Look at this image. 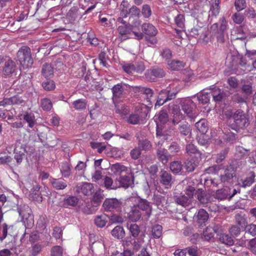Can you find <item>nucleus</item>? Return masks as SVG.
I'll return each mask as SVG.
<instances>
[{"instance_id":"obj_52","label":"nucleus","mask_w":256,"mask_h":256,"mask_svg":"<svg viewBox=\"0 0 256 256\" xmlns=\"http://www.w3.org/2000/svg\"><path fill=\"white\" fill-rule=\"evenodd\" d=\"M162 226L159 224H156L152 228V234L154 238H160L162 233Z\"/></svg>"},{"instance_id":"obj_19","label":"nucleus","mask_w":256,"mask_h":256,"mask_svg":"<svg viewBox=\"0 0 256 256\" xmlns=\"http://www.w3.org/2000/svg\"><path fill=\"white\" fill-rule=\"evenodd\" d=\"M142 216L144 218L143 214L136 205L132 208L128 214V218L133 222L138 220Z\"/></svg>"},{"instance_id":"obj_11","label":"nucleus","mask_w":256,"mask_h":256,"mask_svg":"<svg viewBox=\"0 0 256 256\" xmlns=\"http://www.w3.org/2000/svg\"><path fill=\"white\" fill-rule=\"evenodd\" d=\"M169 112L172 114V122L174 124H178L184 118L178 105L172 104L170 106Z\"/></svg>"},{"instance_id":"obj_7","label":"nucleus","mask_w":256,"mask_h":256,"mask_svg":"<svg viewBox=\"0 0 256 256\" xmlns=\"http://www.w3.org/2000/svg\"><path fill=\"white\" fill-rule=\"evenodd\" d=\"M122 68L124 72L128 74H132L134 72L142 73L145 69L144 65L142 62L126 64L123 66Z\"/></svg>"},{"instance_id":"obj_25","label":"nucleus","mask_w":256,"mask_h":256,"mask_svg":"<svg viewBox=\"0 0 256 256\" xmlns=\"http://www.w3.org/2000/svg\"><path fill=\"white\" fill-rule=\"evenodd\" d=\"M101 186H104L106 189H116L118 188V186H116V180L114 182H113L112 180L108 177V176H104L100 184H99Z\"/></svg>"},{"instance_id":"obj_38","label":"nucleus","mask_w":256,"mask_h":256,"mask_svg":"<svg viewBox=\"0 0 256 256\" xmlns=\"http://www.w3.org/2000/svg\"><path fill=\"white\" fill-rule=\"evenodd\" d=\"M112 235L117 239H122L125 236V232L121 226H116L111 232Z\"/></svg>"},{"instance_id":"obj_42","label":"nucleus","mask_w":256,"mask_h":256,"mask_svg":"<svg viewBox=\"0 0 256 256\" xmlns=\"http://www.w3.org/2000/svg\"><path fill=\"white\" fill-rule=\"evenodd\" d=\"M81 192L85 195H90L94 192V188L92 184L85 182L81 186Z\"/></svg>"},{"instance_id":"obj_32","label":"nucleus","mask_w":256,"mask_h":256,"mask_svg":"<svg viewBox=\"0 0 256 256\" xmlns=\"http://www.w3.org/2000/svg\"><path fill=\"white\" fill-rule=\"evenodd\" d=\"M50 182L53 188L57 190H64L67 186L66 181L62 178H52Z\"/></svg>"},{"instance_id":"obj_44","label":"nucleus","mask_w":256,"mask_h":256,"mask_svg":"<svg viewBox=\"0 0 256 256\" xmlns=\"http://www.w3.org/2000/svg\"><path fill=\"white\" fill-rule=\"evenodd\" d=\"M231 34L234 37L233 38L239 39L244 36V31L242 26H236L231 30Z\"/></svg>"},{"instance_id":"obj_12","label":"nucleus","mask_w":256,"mask_h":256,"mask_svg":"<svg viewBox=\"0 0 256 256\" xmlns=\"http://www.w3.org/2000/svg\"><path fill=\"white\" fill-rule=\"evenodd\" d=\"M144 234H140L139 236L130 238V240H126V244L128 246H131L135 250H139L144 243Z\"/></svg>"},{"instance_id":"obj_43","label":"nucleus","mask_w":256,"mask_h":256,"mask_svg":"<svg viewBox=\"0 0 256 256\" xmlns=\"http://www.w3.org/2000/svg\"><path fill=\"white\" fill-rule=\"evenodd\" d=\"M116 112L120 114L122 116H125L128 112V108L127 106L124 104H116Z\"/></svg>"},{"instance_id":"obj_62","label":"nucleus","mask_w":256,"mask_h":256,"mask_svg":"<svg viewBox=\"0 0 256 256\" xmlns=\"http://www.w3.org/2000/svg\"><path fill=\"white\" fill-rule=\"evenodd\" d=\"M43 88L48 91H50L55 88V84L53 80H46L42 84Z\"/></svg>"},{"instance_id":"obj_59","label":"nucleus","mask_w":256,"mask_h":256,"mask_svg":"<svg viewBox=\"0 0 256 256\" xmlns=\"http://www.w3.org/2000/svg\"><path fill=\"white\" fill-rule=\"evenodd\" d=\"M184 16L182 14H178L174 18L176 25L181 29L184 28Z\"/></svg>"},{"instance_id":"obj_51","label":"nucleus","mask_w":256,"mask_h":256,"mask_svg":"<svg viewBox=\"0 0 256 256\" xmlns=\"http://www.w3.org/2000/svg\"><path fill=\"white\" fill-rule=\"evenodd\" d=\"M215 230L212 227H207L204 231L203 238L206 240H209L214 236Z\"/></svg>"},{"instance_id":"obj_50","label":"nucleus","mask_w":256,"mask_h":256,"mask_svg":"<svg viewBox=\"0 0 256 256\" xmlns=\"http://www.w3.org/2000/svg\"><path fill=\"white\" fill-rule=\"evenodd\" d=\"M60 172L62 176L67 178L70 174V164L64 162L62 164L60 168Z\"/></svg>"},{"instance_id":"obj_10","label":"nucleus","mask_w":256,"mask_h":256,"mask_svg":"<svg viewBox=\"0 0 256 256\" xmlns=\"http://www.w3.org/2000/svg\"><path fill=\"white\" fill-rule=\"evenodd\" d=\"M116 182L118 188H128L134 184V176L132 174L120 176L116 178Z\"/></svg>"},{"instance_id":"obj_21","label":"nucleus","mask_w":256,"mask_h":256,"mask_svg":"<svg viewBox=\"0 0 256 256\" xmlns=\"http://www.w3.org/2000/svg\"><path fill=\"white\" fill-rule=\"evenodd\" d=\"M234 176L235 173L232 170H226L224 174L220 176V180L224 184H230L232 182V179Z\"/></svg>"},{"instance_id":"obj_33","label":"nucleus","mask_w":256,"mask_h":256,"mask_svg":"<svg viewBox=\"0 0 256 256\" xmlns=\"http://www.w3.org/2000/svg\"><path fill=\"white\" fill-rule=\"evenodd\" d=\"M150 74L154 78H148V75L147 78H150L151 80L154 81L156 78H162L165 75V72L163 69L160 68H153L150 70Z\"/></svg>"},{"instance_id":"obj_31","label":"nucleus","mask_w":256,"mask_h":256,"mask_svg":"<svg viewBox=\"0 0 256 256\" xmlns=\"http://www.w3.org/2000/svg\"><path fill=\"white\" fill-rule=\"evenodd\" d=\"M178 132L182 136H190L191 134L190 126L186 122H182L178 126Z\"/></svg>"},{"instance_id":"obj_57","label":"nucleus","mask_w":256,"mask_h":256,"mask_svg":"<svg viewBox=\"0 0 256 256\" xmlns=\"http://www.w3.org/2000/svg\"><path fill=\"white\" fill-rule=\"evenodd\" d=\"M82 36V35H81V39L87 36L86 42H89L91 45L96 46L98 44V38L95 37H94L92 36H90L88 34H84V36Z\"/></svg>"},{"instance_id":"obj_45","label":"nucleus","mask_w":256,"mask_h":256,"mask_svg":"<svg viewBox=\"0 0 256 256\" xmlns=\"http://www.w3.org/2000/svg\"><path fill=\"white\" fill-rule=\"evenodd\" d=\"M24 119L28 123L30 128H32L34 126L36 120L33 114L26 112L24 115Z\"/></svg>"},{"instance_id":"obj_9","label":"nucleus","mask_w":256,"mask_h":256,"mask_svg":"<svg viewBox=\"0 0 256 256\" xmlns=\"http://www.w3.org/2000/svg\"><path fill=\"white\" fill-rule=\"evenodd\" d=\"M140 211L142 212L143 216L148 219L152 214V206L150 202L145 199H140L136 205Z\"/></svg>"},{"instance_id":"obj_5","label":"nucleus","mask_w":256,"mask_h":256,"mask_svg":"<svg viewBox=\"0 0 256 256\" xmlns=\"http://www.w3.org/2000/svg\"><path fill=\"white\" fill-rule=\"evenodd\" d=\"M122 206V202L116 198H106L102 204L104 209L107 212H121Z\"/></svg>"},{"instance_id":"obj_28","label":"nucleus","mask_w":256,"mask_h":256,"mask_svg":"<svg viewBox=\"0 0 256 256\" xmlns=\"http://www.w3.org/2000/svg\"><path fill=\"white\" fill-rule=\"evenodd\" d=\"M175 202H176L180 206H182L184 207H186L189 206L192 201V199L190 198H188V196H186L184 195H181L179 196H175Z\"/></svg>"},{"instance_id":"obj_55","label":"nucleus","mask_w":256,"mask_h":256,"mask_svg":"<svg viewBox=\"0 0 256 256\" xmlns=\"http://www.w3.org/2000/svg\"><path fill=\"white\" fill-rule=\"evenodd\" d=\"M138 148L142 150H147L150 148L152 144L148 140H138Z\"/></svg>"},{"instance_id":"obj_26","label":"nucleus","mask_w":256,"mask_h":256,"mask_svg":"<svg viewBox=\"0 0 256 256\" xmlns=\"http://www.w3.org/2000/svg\"><path fill=\"white\" fill-rule=\"evenodd\" d=\"M110 170L116 175H120L124 172L128 171V168L120 164L116 163L110 166Z\"/></svg>"},{"instance_id":"obj_54","label":"nucleus","mask_w":256,"mask_h":256,"mask_svg":"<svg viewBox=\"0 0 256 256\" xmlns=\"http://www.w3.org/2000/svg\"><path fill=\"white\" fill-rule=\"evenodd\" d=\"M41 106L44 110L48 111L52 108V104L49 99L44 98L41 100Z\"/></svg>"},{"instance_id":"obj_60","label":"nucleus","mask_w":256,"mask_h":256,"mask_svg":"<svg viewBox=\"0 0 256 256\" xmlns=\"http://www.w3.org/2000/svg\"><path fill=\"white\" fill-rule=\"evenodd\" d=\"M10 98V105H20L24 102V100L18 95L13 96Z\"/></svg>"},{"instance_id":"obj_6","label":"nucleus","mask_w":256,"mask_h":256,"mask_svg":"<svg viewBox=\"0 0 256 256\" xmlns=\"http://www.w3.org/2000/svg\"><path fill=\"white\" fill-rule=\"evenodd\" d=\"M142 30L143 32V34L146 35V38L147 41L149 42L152 44H155L157 42L156 38H150L148 36H154L158 34V30L156 28L151 24L144 23L142 26Z\"/></svg>"},{"instance_id":"obj_58","label":"nucleus","mask_w":256,"mask_h":256,"mask_svg":"<svg viewBox=\"0 0 256 256\" xmlns=\"http://www.w3.org/2000/svg\"><path fill=\"white\" fill-rule=\"evenodd\" d=\"M174 98V93H172L170 96H168V97L166 99H162L161 97H158L157 101L155 104V107L160 106L164 104L165 102L168 100H170Z\"/></svg>"},{"instance_id":"obj_1","label":"nucleus","mask_w":256,"mask_h":256,"mask_svg":"<svg viewBox=\"0 0 256 256\" xmlns=\"http://www.w3.org/2000/svg\"><path fill=\"white\" fill-rule=\"evenodd\" d=\"M224 114L228 126L236 131L246 127L248 124L247 116L241 110H238L234 113L227 110L224 112Z\"/></svg>"},{"instance_id":"obj_27","label":"nucleus","mask_w":256,"mask_h":256,"mask_svg":"<svg viewBox=\"0 0 256 256\" xmlns=\"http://www.w3.org/2000/svg\"><path fill=\"white\" fill-rule=\"evenodd\" d=\"M96 207L97 206H94V204L90 200H88L84 204H82V207L81 208V209L84 213L90 214L96 210Z\"/></svg>"},{"instance_id":"obj_41","label":"nucleus","mask_w":256,"mask_h":256,"mask_svg":"<svg viewBox=\"0 0 256 256\" xmlns=\"http://www.w3.org/2000/svg\"><path fill=\"white\" fill-rule=\"evenodd\" d=\"M236 221L237 224L241 227L242 229H246L248 222L244 214L242 213H238L235 216Z\"/></svg>"},{"instance_id":"obj_16","label":"nucleus","mask_w":256,"mask_h":256,"mask_svg":"<svg viewBox=\"0 0 256 256\" xmlns=\"http://www.w3.org/2000/svg\"><path fill=\"white\" fill-rule=\"evenodd\" d=\"M18 212L20 216L22 217V219L24 220H26L30 217L32 210L26 204H22L18 206L17 208Z\"/></svg>"},{"instance_id":"obj_39","label":"nucleus","mask_w":256,"mask_h":256,"mask_svg":"<svg viewBox=\"0 0 256 256\" xmlns=\"http://www.w3.org/2000/svg\"><path fill=\"white\" fill-rule=\"evenodd\" d=\"M42 73L46 78H50L54 74V68L51 64H45L42 66Z\"/></svg>"},{"instance_id":"obj_56","label":"nucleus","mask_w":256,"mask_h":256,"mask_svg":"<svg viewBox=\"0 0 256 256\" xmlns=\"http://www.w3.org/2000/svg\"><path fill=\"white\" fill-rule=\"evenodd\" d=\"M154 118L156 122L157 120H158L162 124H164L168 120L167 114L163 111L156 115Z\"/></svg>"},{"instance_id":"obj_35","label":"nucleus","mask_w":256,"mask_h":256,"mask_svg":"<svg viewBox=\"0 0 256 256\" xmlns=\"http://www.w3.org/2000/svg\"><path fill=\"white\" fill-rule=\"evenodd\" d=\"M194 196L202 204H206L209 201V196L206 194L205 192L202 189H198L194 194Z\"/></svg>"},{"instance_id":"obj_13","label":"nucleus","mask_w":256,"mask_h":256,"mask_svg":"<svg viewBox=\"0 0 256 256\" xmlns=\"http://www.w3.org/2000/svg\"><path fill=\"white\" fill-rule=\"evenodd\" d=\"M2 62L4 63L2 72L4 74L10 76L14 73L16 70L15 62L9 58H5Z\"/></svg>"},{"instance_id":"obj_23","label":"nucleus","mask_w":256,"mask_h":256,"mask_svg":"<svg viewBox=\"0 0 256 256\" xmlns=\"http://www.w3.org/2000/svg\"><path fill=\"white\" fill-rule=\"evenodd\" d=\"M124 90L122 84H118L114 85L112 88V100L114 104L116 102L117 99L122 96Z\"/></svg>"},{"instance_id":"obj_22","label":"nucleus","mask_w":256,"mask_h":256,"mask_svg":"<svg viewBox=\"0 0 256 256\" xmlns=\"http://www.w3.org/2000/svg\"><path fill=\"white\" fill-rule=\"evenodd\" d=\"M108 220V216L105 214L97 215L94 217V223L98 228L105 226Z\"/></svg>"},{"instance_id":"obj_36","label":"nucleus","mask_w":256,"mask_h":256,"mask_svg":"<svg viewBox=\"0 0 256 256\" xmlns=\"http://www.w3.org/2000/svg\"><path fill=\"white\" fill-rule=\"evenodd\" d=\"M104 194L103 191L101 190H96L92 198L90 200L94 204V206H98L102 200L104 198Z\"/></svg>"},{"instance_id":"obj_3","label":"nucleus","mask_w":256,"mask_h":256,"mask_svg":"<svg viewBox=\"0 0 256 256\" xmlns=\"http://www.w3.org/2000/svg\"><path fill=\"white\" fill-rule=\"evenodd\" d=\"M118 34L121 36V38H134L137 40H142L143 38V34L140 32H136L132 30V26L126 24L120 26L118 28Z\"/></svg>"},{"instance_id":"obj_61","label":"nucleus","mask_w":256,"mask_h":256,"mask_svg":"<svg viewBox=\"0 0 256 256\" xmlns=\"http://www.w3.org/2000/svg\"><path fill=\"white\" fill-rule=\"evenodd\" d=\"M186 152L191 155L192 154H200V152L198 150L196 147L192 144L190 143L186 146Z\"/></svg>"},{"instance_id":"obj_46","label":"nucleus","mask_w":256,"mask_h":256,"mask_svg":"<svg viewBox=\"0 0 256 256\" xmlns=\"http://www.w3.org/2000/svg\"><path fill=\"white\" fill-rule=\"evenodd\" d=\"M208 218V214L205 210L200 209L198 210L197 214V219L198 223L202 224L205 222Z\"/></svg>"},{"instance_id":"obj_24","label":"nucleus","mask_w":256,"mask_h":256,"mask_svg":"<svg viewBox=\"0 0 256 256\" xmlns=\"http://www.w3.org/2000/svg\"><path fill=\"white\" fill-rule=\"evenodd\" d=\"M255 178V174L254 172H250L248 176L246 179H241L238 181V184L242 187L246 188L250 186L254 182V178Z\"/></svg>"},{"instance_id":"obj_18","label":"nucleus","mask_w":256,"mask_h":256,"mask_svg":"<svg viewBox=\"0 0 256 256\" xmlns=\"http://www.w3.org/2000/svg\"><path fill=\"white\" fill-rule=\"evenodd\" d=\"M178 90L175 88L174 84H170L165 90H160L159 92L158 97H161L162 99H166L168 96H170L172 93H174V98L178 93Z\"/></svg>"},{"instance_id":"obj_15","label":"nucleus","mask_w":256,"mask_h":256,"mask_svg":"<svg viewBox=\"0 0 256 256\" xmlns=\"http://www.w3.org/2000/svg\"><path fill=\"white\" fill-rule=\"evenodd\" d=\"M209 91L210 96H212L214 100L216 102L222 101L226 96V94L222 90L214 86L210 87Z\"/></svg>"},{"instance_id":"obj_37","label":"nucleus","mask_w":256,"mask_h":256,"mask_svg":"<svg viewBox=\"0 0 256 256\" xmlns=\"http://www.w3.org/2000/svg\"><path fill=\"white\" fill-rule=\"evenodd\" d=\"M157 155L158 158L164 164L167 163L169 154L166 149L161 148H158L157 150Z\"/></svg>"},{"instance_id":"obj_49","label":"nucleus","mask_w":256,"mask_h":256,"mask_svg":"<svg viewBox=\"0 0 256 256\" xmlns=\"http://www.w3.org/2000/svg\"><path fill=\"white\" fill-rule=\"evenodd\" d=\"M198 166V162L193 159L187 160L185 162V167L188 172L194 171Z\"/></svg>"},{"instance_id":"obj_2","label":"nucleus","mask_w":256,"mask_h":256,"mask_svg":"<svg viewBox=\"0 0 256 256\" xmlns=\"http://www.w3.org/2000/svg\"><path fill=\"white\" fill-rule=\"evenodd\" d=\"M17 56L20 64L24 67H30L33 64L31 50L28 46L22 47L17 52Z\"/></svg>"},{"instance_id":"obj_29","label":"nucleus","mask_w":256,"mask_h":256,"mask_svg":"<svg viewBox=\"0 0 256 256\" xmlns=\"http://www.w3.org/2000/svg\"><path fill=\"white\" fill-rule=\"evenodd\" d=\"M160 182L166 186H170L172 180V176L170 173L166 171L162 170L160 173Z\"/></svg>"},{"instance_id":"obj_14","label":"nucleus","mask_w":256,"mask_h":256,"mask_svg":"<svg viewBox=\"0 0 256 256\" xmlns=\"http://www.w3.org/2000/svg\"><path fill=\"white\" fill-rule=\"evenodd\" d=\"M195 106L194 102L188 98L184 100L182 104V110L189 118L192 116L193 110Z\"/></svg>"},{"instance_id":"obj_20","label":"nucleus","mask_w":256,"mask_h":256,"mask_svg":"<svg viewBox=\"0 0 256 256\" xmlns=\"http://www.w3.org/2000/svg\"><path fill=\"white\" fill-rule=\"evenodd\" d=\"M231 189L228 187L218 190L216 191V196L218 200H222L225 198L230 199L232 195H230Z\"/></svg>"},{"instance_id":"obj_53","label":"nucleus","mask_w":256,"mask_h":256,"mask_svg":"<svg viewBox=\"0 0 256 256\" xmlns=\"http://www.w3.org/2000/svg\"><path fill=\"white\" fill-rule=\"evenodd\" d=\"M182 168V165L180 162L178 161H174L171 163L170 168L172 172L174 174H178L180 172Z\"/></svg>"},{"instance_id":"obj_34","label":"nucleus","mask_w":256,"mask_h":256,"mask_svg":"<svg viewBox=\"0 0 256 256\" xmlns=\"http://www.w3.org/2000/svg\"><path fill=\"white\" fill-rule=\"evenodd\" d=\"M168 68L172 70H178L184 68V64L180 60H172L168 61Z\"/></svg>"},{"instance_id":"obj_17","label":"nucleus","mask_w":256,"mask_h":256,"mask_svg":"<svg viewBox=\"0 0 256 256\" xmlns=\"http://www.w3.org/2000/svg\"><path fill=\"white\" fill-rule=\"evenodd\" d=\"M124 118H126L128 123L133 125L138 124L142 120V116L139 111L132 113L128 116Z\"/></svg>"},{"instance_id":"obj_64","label":"nucleus","mask_w":256,"mask_h":256,"mask_svg":"<svg viewBox=\"0 0 256 256\" xmlns=\"http://www.w3.org/2000/svg\"><path fill=\"white\" fill-rule=\"evenodd\" d=\"M62 254L63 250L60 246H54L51 250L52 256H62Z\"/></svg>"},{"instance_id":"obj_47","label":"nucleus","mask_w":256,"mask_h":256,"mask_svg":"<svg viewBox=\"0 0 256 256\" xmlns=\"http://www.w3.org/2000/svg\"><path fill=\"white\" fill-rule=\"evenodd\" d=\"M128 229L132 236V238L139 236L140 230L139 226L136 224H130L128 226Z\"/></svg>"},{"instance_id":"obj_8","label":"nucleus","mask_w":256,"mask_h":256,"mask_svg":"<svg viewBox=\"0 0 256 256\" xmlns=\"http://www.w3.org/2000/svg\"><path fill=\"white\" fill-rule=\"evenodd\" d=\"M226 62L230 63V66L232 68L240 65L242 67L246 68L247 60L246 58L238 56H234L228 54L226 58Z\"/></svg>"},{"instance_id":"obj_40","label":"nucleus","mask_w":256,"mask_h":256,"mask_svg":"<svg viewBox=\"0 0 256 256\" xmlns=\"http://www.w3.org/2000/svg\"><path fill=\"white\" fill-rule=\"evenodd\" d=\"M196 127L203 134H206L208 130L207 122L205 119H202L196 122Z\"/></svg>"},{"instance_id":"obj_48","label":"nucleus","mask_w":256,"mask_h":256,"mask_svg":"<svg viewBox=\"0 0 256 256\" xmlns=\"http://www.w3.org/2000/svg\"><path fill=\"white\" fill-rule=\"evenodd\" d=\"M220 240L222 243L228 246L232 245L234 243L232 238L226 234H220Z\"/></svg>"},{"instance_id":"obj_63","label":"nucleus","mask_w":256,"mask_h":256,"mask_svg":"<svg viewBox=\"0 0 256 256\" xmlns=\"http://www.w3.org/2000/svg\"><path fill=\"white\" fill-rule=\"evenodd\" d=\"M108 220L112 224L122 223L124 219L122 216L119 214H112Z\"/></svg>"},{"instance_id":"obj_4","label":"nucleus","mask_w":256,"mask_h":256,"mask_svg":"<svg viewBox=\"0 0 256 256\" xmlns=\"http://www.w3.org/2000/svg\"><path fill=\"white\" fill-rule=\"evenodd\" d=\"M189 35L198 39L200 41L208 42V32L206 28L196 26L188 30Z\"/></svg>"},{"instance_id":"obj_30","label":"nucleus","mask_w":256,"mask_h":256,"mask_svg":"<svg viewBox=\"0 0 256 256\" xmlns=\"http://www.w3.org/2000/svg\"><path fill=\"white\" fill-rule=\"evenodd\" d=\"M208 90H209V88L204 90L200 92L198 94L197 98L200 102L206 104L209 102L210 94V92H208Z\"/></svg>"}]
</instances>
